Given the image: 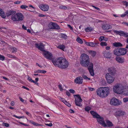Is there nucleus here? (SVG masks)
<instances>
[{
    "label": "nucleus",
    "mask_w": 128,
    "mask_h": 128,
    "mask_svg": "<svg viewBox=\"0 0 128 128\" xmlns=\"http://www.w3.org/2000/svg\"><path fill=\"white\" fill-rule=\"evenodd\" d=\"M81 64L83 66L87 67L89 72L92 76L94 75L93 64L90 62L89 57L86 54H81L80 59Z\"/></svg>",
    "instance_id": "1"
},
{
    "label": "nucleus",
    "mask_w": 128,
    "mask_h": 128,
    "mask_svg": "<svg viewBox=\"0 0 128 128\" xmlns=\"http://www.w3.org/2000/svg\"><path fill=\"white\" fill-rule=\"evenodd\" d=\"M52 62L55 66L62 68H67L68 66V62L63 57L53 58L52 60Z\"/></svg>",
    "instance_id": "2"
},
{
    "label": "nucleus",
    "mask_w": 128,
    "mask_h": 128,
    "mask_svg": "<svg viewBox=\"0 0 128 128\" xmlns=\"http://www.w3.org/2000/svg\"><path fill=\"white\" fill-rule=\"evenodd\" d=\"M35 46L38 48V50L43 52V54L44 57L48 59L52 60L53 58H52L53 56L52 54L49 52L44 50V45L42 43H40L39 45L38 43L35 44Z\"/></svg>",
    "instance_id": "3"
},
{
    "label": "nucleus",
    "mask_w": 128,
    "mask_h": 128,
    "mask_svg": "<svg viewBox=\"0 0 128 128\" xmlns=\"http://www.w3.org/2000/svg\"><path fill=\"white\" fill-rule=\"evenodd\" d=\"M110 89L108 87H100L97 90V94L102 98L107 97L110 93Z\"/></svg>",
    "instance_id": "4"
},
{
    "label": "nucleus",
    "mask_w": 128,
    "mask_h": 128,
    "mask_svg": "<svg viewBox=\"0 0 128 128\" xmlns=\"http://www.w3.org/2000/svg\"><path fill=\"white\" fill-rule=\"evenodd\" d=\"M90 113L93 116L94 118H96L97 122L104 127L106 126V123L103 117L101 116L98 113L93 111H91Z\"/></svg>",
    "instance_id": "5"
},
{
    "label": "nucleus",
    "mask_w": 128,
    "mask_h": 128,
    "mask_svg": "<svg viewBox=\"0 0 128 128\" xmlns=\"http://www.w3.org/2000/svg\"><path fill=\"white\" fill-rule=\"evenodd\" d=\"M128 51V50L126 48H118L114 49L113 50V53L114 55L119 56L125 55Z\"/></svg>",
    "instance_id": "6"
},
{
    "label": "nucleus",
    "mask_w": 128,
    "mask_h": 128,
    "mask_svg": "<svg viewBox=\"0 0 128 128\" xmlns=\"http://www.w3.org/2000/svg\"><path fill=\"white\" fill-rule=\"evenodd\" d=\"M12 19L14 22L22 21L24 19V16L22 13L17 12L13 15Z\"/></svg>",
    "instance_id": "7"
},
{
    "label": "nucleus",
    "mask_w": 128,
    "mask_h": 128,
    "mask_svg": "<svg viewBox=\"0 0 128 128\" xmlns=\"http://www.w3.org/2000/svg\"><path fill=\"white\" fill-rule=\"evenodd\" d=\"M124 86L121 84H116L113 88L114 92L117 94H122Z\"/></svg>",
    "instance_id": "8"
},
{
    "label": "nucleus",
    "mask_w": 128,
    "mask_h": 128,
    "mask_svg": "<svg viewBox=\"0 0 128 128\" xmlns=\"http://www.w3.org/2000/svg\"><path fill=\"white\" fill-rule=\"evenodd\" d=\"M74 96L75 97V103L76 106H81L82 104L80 103L82 101L80 96L79 94L74 95Z\"/></svg>",
    "instance_id": "9"
},
{
    "label": "nucleus",
    "mask_w": 128,
    "mask_h": 128,
    "mask_svg": "<svg viewBox=\"0 0 128 128\" xmlns=\"http://www.w3.org/2000/svg\"><path fill=\"white\" fill-rule=\"evenodd\" d=\"M106 78L107 82L109 84L112 83L114 78L113 76H112L110 75L109 73H108L106 74Z\"/></svg>",
    "instance_id": "10"
},
{
    "label": "nucleus",
    "mask_w": 128,
    "mask_h": 128,
    "mask_svg": "<svg viewBox=\"0 0 128 128\" xmlns=\"http://www.w3.org/2000/svg\"><path fill=\"white\" fill-rule=\"evenodd\" d=\"M113 32L116 34H118L121 36H124V37L126 38L128 37V33L125 32H124L122 30L118 31L114 30Z\"/></svg>",
    "instance_id": "11"
},
{
    "label": "nucleus",
    "mask_w": 128,
    "mask_h": 128,
    "mask_svg": "<svg viewBox=\"0 0 128 128\" xmlns=\"http://www.w3.org/2000/svg\"><path fill=\"white\" fill-rule=\"evenodd\" d=\"M110 104L111 105L114 106H118L120 104L119 100L115 98H113L111 100Z\"/></svg>",
    "instance_id": "12"
},
{
    "label": "nucleus",
    "mask_w": 128,
    "mask_h": 128,
    "mask_svg": "<svg viewBox=\"0 0 128 128\" xmlns=\"http://www.w3.org/2000/svg\"><path fill=\"white\" fill-rule=\"evenodd\" d=\"M50 28V29L59 30L60 28L56 23L50 22L49 24Z\"/></svg>",
    "instance_id": "13"
},
{
    "label": "nucleus",
    "mask_w": 128,
    "mask_h": 128,
    "mask_svg": "<svg viewBox=\"0 0 128 128\" xmlns=\"http://www.w3.org/2000/svg\"><path fill=\"white\" fill-rule=\"evenodd\" d=\"M82 82L83 79L82 77L81 76L78 77L74 80V82L76 84H82Z\"/></svg>",
    "instance_id": "14"
},
{
    "label": "nucleus",
    "mask_w": 128,
    "mask_h": 128,
    "mask_svg": "<svg viewBox=\"0 0 128 128\" xmlns=\"http://www.w3.org/2000/svg\"><path fill=\"white\" fill-rule=\"evenodd\" d=\"M40 8L44 11H47L49 9V6L48 5L42 4L40 6Z\"/></svg>",
    "instance_id": "15"
},
{
    "label": "nucleus",
    "mask_w": 128,
    "mask_h": 128,
    "mask_svg": "<svg viewBox=\"0 0 128 128\" xmlns=\"http://www.w3.org/2000/svg\"><path fill=\"white\" fill-rule=\"evenodd\" d=\"M16 13V12L13 10H9L7 11L6 12V15L7 17H8L12 15L11 18L12 16Z\"/></svg>",
    "instance_id": "16"
},
{
    "label": "nucleus",
    "mask_w": 128,
    "mask_h": 128,
    "mask_svg": "<svg viewBox=\"0 0 128 128\" xmlns=\"http://www.w3.org/2000/svg\"><path fill=\"white\" fill-rule=\"evenodd\" d=\"M122 91L123 92H122V94L125 96H128V86H124Z\"/></svg>",
    "instance_id": "17"
},
{
    "label": "nucleus",
    "mask_w": 128,
    "mask_h": 128,
    "mask_svg": "<svg viewBox=\"0 0 128 128\" xmlns=\"http://www.w3.org/2000/svg\"><path fill=\"white\" fill-rule=\"evenodd\" d=\"M104 56L107 58H110L111 57L110 52L105 51L103 52Z\"/></svg>",
    "instance_id": "18"
},
{
    "label": "nucleus",
    "mask_w": 128,
    "mask_h": 128,
    "mask_svg": "<svg viewBox=\"0 0 128 128\" xmlns=\"http://www.w3.org/2000/svg\"><path fill=\"white\" fill-rule=\"evenodd\" d=\"M106 126H104V127H110L113 126V124L109 120H106Z\"/></svg>",
    "instance_id": "19"
},
{
    "label": "nucleus",
    "mask_w": 128,
    "mask_h": 128,
    "mask_svg": "<svg viewBox=\"0 0 128 128\" xmlns=\"http://www.w3.org/2000/svg\"><path fill=\"white\" fill-rule=\"evenodd\" d=\"M102 28L104 30H108L112 28V26L109 24H104L102 26Z\"/></svg>",
    "instance_id": "20"
},
{
    "label": "nucleus",
    "mask_w": 128,
    "mask_h": 128,
    "mask_svg": "<svg viewBox=\"0 0 128 128\" xmlns=\"http://www.w3.org/2000/svg\"><path fill=\"white\" fill-rule=\"evenodd\" d=\"M108 71L109 72L108 73H109L112 76L114 75L116 72V70L112 68H109Z\"/></svg>",
    "instance_id": "21"
},
{
    "label": "nucleus",
    "mask_w": 128,
    "mask_h": 128,
    "mask_svg": "<svg viewBox=\"0 0 128 128\" xmlns=\"http://www.w3.org/2000/svg\"><path fill=\"white\" fill-rule=\"evenodd\" d=\"M116 60L117 62L120 63H123L124 61V58L119 56L116 57Z\"/></svg>",
    "instance_id": "22"
},
{
    "label": "nucleus",
    "mask_w": 128,
    "mask_h": 128,
    "mask_svg": "<svg viewBox=\"0 0 128 128\" xmlns=\"http://www.w3.org/2000/svg\"><path fill=\"white\" fill-rule=\"evenodd\" d=\"M125 112L122 111H118L116 112L115 114L116 116H121L124 115Z\"/></svg>",
    "instance_id": "23"
},
{
    "label": "nucleus",
    "mask_w": 128,
    "mask_h": 128,
    "mask_svg": "<svg viewBox=\"0 0 128 128\" xmlns=\"http://www.w3.org/2000/svg\"><path fill=\"white\" fill-rule=\"evenodd\" d=\"M113 45L114 46L116 47H121L122 46V44L120 42H115L113 44Z\"/></svg>",
    "instance_id": "24"
},
{
    "label": "nucleus",
    "mask_w": 128,
    "mask_h": 128,
    "mask_svg": "<svg viewBox=\"0 0 128 128\" xmlns=\"http://www.w3.org/2000/svg\"><path fill=\"white\" fill-rule=\"evenodd\" d=\"M0 15L2 16V17L3 18H4L6 17V14L2 10V9L0 8Z\"/></svg>",
    "instance_id": "25"
},
{
    "label": "nucleus",
    "mask_w": 128,
    "mask_h": 128,
    "mask_svg": "<svg viewBox=\"0 0 128 128\" xmlns=\"http://www.w3.org/2000/svg\"><path fill=\"white\" fill-rule=\"evenodd\" d=\"M89 53L90 55L92 56L93 57H94L95 56L96 54V52L93 50L89 51Z\"/></svg>",
    "instance_id": "26"
},
{
    "label": "nucleus",
    "mask_w": 128,
    "mask_h": 128,
    "mask_svg": "<svg viewBox=\"0 0 128 128\" xmlns=\"http://www.w3.org/2000/svg\"><path fill=\"white\" fill-rule=\"evenodd\" d=\"M57 48L60 49L64 51V49L65 48V46L64 45L62 44H60L57 46Z\"/></svg>",
    "instance_id": "27"
},
{
    "label": "nucleus",
    "mask_w": 128,
    "mask_h": 128,
    "mask_svg": "<svg viewBox=\"0 0 128 128\" xmlns=\"http://www.w3.org/2000/svg\"><path fill=\"white\" fill-rule=\"evenodd\" d=\"M7 56L9 58H13L16 60L18 59L17 58L16 56L14 55H12L9 54H7Z\"/></svg>",
    "instance_id": "28"
},
{
    "label": "nucleus",
    "mask_w": 128,
    "mask_h": 128,
    "mask_svg": "<svg viewBox=\"0 0 128 128\" xmlns=\"http://www.w3.org/2000/svg\"><path fill=\"white\" fill-rule=\"evenodd\" d=\"M46 72V70H38L35 72H34V73H42V74H45Z\"/></svg>",
    "instance_id": "29"
},
{
    "label": "nucleus",
    "mask_w": 128,
    "mask_h": 128,
    "mask_svg": "<svg viewBox=\"0 0 128 128\" xmlns=\"http://www.w3.org/2000/svg\"><path fill=\"white\" fill-rule=\"evenodd\" d=\"M85 31L86 32H91L93 30V28L92 27H88L85 28Z\"/></svg>",
    "instance_id": "30"
},
{
    "label": "nucleus",
    "mask_w": 128,
    "mask_h": 128,
    "mask_svg": "<svg viewBox=\"0 0 128 128\" xmlns=\"http://www.w3.org/2000/svg\"><path fill=\"white\" fill-rule=\"evenodd\" d=\"M97 44L94 42H90L89 46L91 47H95L97 45Z\"/></svg>",
    "instance_id": "31"
},
{
    "label": "nucleus",
    "mask_w": 128,
    "mask_h": 128,
    "mask_svg": "<svg viewBox=\"0 0 128 128\" xmlns=\"http://www.w3.org/2000/svg\"><path fill=\"white\" fill-rule=\"evenodd\" d=\"M82 78H83L84 79L86 80H90V78H88L86 76L83 74L82 75Z\"/></svg>",
    "instance_id": "32"
},
{
    "label": "nucleus",
    "mask_w": 128,
    "mask_h": 128,
    "mask_svg": "<svg viewBox=\"0 0 128 128\" xmlns=\"http://www.w3.org/2000/svg\"><path fill=\"white\" fill-rule=\"evenodd\" d=\"M76 41L78 43L82 44L83 43L82 40L79 38H77L76 39Z\"/></svg>",
    "instance_id": "33"
},
{
    "label": "nucleus",
    "mask_w": 128,
    "mask_h": 128,
    "mask_svg": "<svg viewBox=\"0 0 128 128\" xmlns=\"http://www.w3.org/2000/svg\"><path fill=\"white\" fill-rule=\"evenodd\" d=\"M61 38L64 39H66L67 38L66 35L65 34H61Z\"/></svg>",
    "instance_id": "34"
},
{
    "label": "nucleus",
    "mask_w": 128,
    "mask_h": 128,
    "mask_svg": "<svg viewBox=\"0 0 128 128\" xmlns=\"http://www.w3.org/2000/svg\"><path fill=\"white\" fill-rule=\"evenodd\" d=\"M28 7L25 5H22L20 6V8H21L23 9H26V8H28Z\"/></svg>",
    "instance_id": "35"
},
{
    "label": "nucleus",
    "mask_w": 128,
    "mask_h": 128,
    "mask_svg": "<svg viewBox=\"0 0 128 128\" xmlns=\"http://www.w3.org/2000/svg\"><path fill=\"white\" fill-rule=\"evenodd\" d=\"M123 4L126 6V7H127L128 6V2H126V1H124L122 2Z\"/></svg>",
    "instance_id": "36"
},
{
    "label": "nucleus",
    "mask_w": 128,
    "mask_h": 128,
    "mask_svg": "<svg viewBox=\"0 0 128 128\" xmlns=\"http://www.w3.org/2000/svg\"><path fill=\"white\" fill-rule=\"evenodd\" d=\"M100 45L101 46H106L107 45V44L106 42H102L100 43Z\"/></svg>",
    "instance_id": "37"
},
{
    "label": "nucleus",
    "mask_w": 128,
    "mask_h": 128,
    "mask_svg": "<svg viewBox=\"0 0 128 128\" xmlns=\"http://www.w3.org/2000/svg\"><path fill=\"white\" fill-rule=\"evenodd\" d=\"M59 8L60 9L66 10L67 9V8L66 6H60Z\"/></svg>",
    "instance_id": "38"
},
{
    "label": "nucleus",
    "mask_w": 128,
    "mask_h": 128,
    "mask_svg": "<svg viewBox=\"0 0 128 128\" xmlns=\"http://www.w3.org/2000/svg\"><path fill=\"white\" fill-rule=\"evenodd\" d=\"M86 111H88L91 109V108L89 106H87L86 107L84 108Z\"/></svg>",
    "instance_id": "39"
},
{
    "label": "nucleus",
    "mask_w": 128,
    "mask_h": 128,
    "mask_svg": "<svg viewBox=\"0 0 128 128\" xmlns=\"http://www.w3.org/2000/svg\"><path fill=\"white\" fill-rule=\"evenodd\" d=\"M5 59V57L1 55L0 54V60H4Z\"/></svg>",
    "instance_id": "40"
},
{
    "label": "nucleus",
    "mask_w": 128,
    "mask_h": 128,
    "mask_svg": "<svg viewBox=\"0 0 128 128\" xmlns=\"http://www.w3.org/2000/svg\"><path fill=\"white\" fill-rule=\"evenodd\" d=\"M66 105L68 106V107H70L71 106V105L68 102H67L66 101H65L64 103Z\"/></svg>",
    "instance_id": "41"
},
{
    "label": "nucleus",
    "mask_w": 128,
    "mask_h": 128,
    "mask_svg": "<svg viewBox=\"0 0 128 128\" xmlns=\"http://www.w3.org/2000/svg\"><path fill=\"white\" fill-rule=\"evenodd\" d=\"M104 36H101L99 38V40L100 41H102V40H106L104 39Z\"/></svg>",
    "instance_id": "42"
},
{
    "label": "nucleus",
    "mask_w": 128,
    "mask_h": 128,
    "mask_svg": "<svg viewBox=\"0 0 128 128\" xmlns=\"http://www.w3.org/2000/svg\"><path fill=\"white\" fill-rule=\"evenodd\" d=\"M123 101L125 102H126L128 101V97L124 98L123 99Z\"/></svg>",
    "instance_id": "43"
},
{
    "label": "nucleus",
    "mask_w": 128,
    "mask_h": 128,
    "mask_svg": "<svg viewBox=\"0 0 128 128\" xmlns=\"http://www.w3.org/2000/svg\"><path fill=\"white\" fill-rule=\"evenodd\" d=\"M12 53H14L15 52H16L17 51V49L13 47L12 48Z\"/></svg>",
    "instance_id": "44"
},
{
    "label": "nucleus",
    "mask_w": 128,
    "mask_h": 128,
    "mask_svg": "<svg viewBox=\"0 0 128 128\" xmlns=\"http://www.w3.org/2000/svg\"><path fill=\"white\" fill-rule=\"evenodd\" d=\"M45 124L47 126L51 127L52 126V123H50L49 124Z\"/></svg>",
    "instance_id": "45"
},
{
    "label": "nucleus",
    "mask_w": 128,
    "mask_h": 128,
    "mask_svg": "<svg viewBox=\"0 0 128 128\" xmlns=\"http://www.w3.org/2000/svg\"><path fill=\"white\" fill-rule=\"evenodd\" d=\"M34 126H43V124H39L37 123H36V122L35 123V124Z\"/></svg>",
    "instance_id": "46"
},
{
    "label": "nucleus",
    "mask_w": 128,
    "mask_h": 128,
    "mask_svg": "<svg viewBox=\"0 0 128 128\" xmlns=\"http://www.w3.org/2000/svg\"><path fill=\"white\" fill-rule=\"evenodd\" d=\"M58 86L60 90L62 91L63 90V89L61 85L60 84H59L58 85Z\"/></svg>",
    "instance_id": "47"
},
{
    "label": "nucleus",
    "mask_w": 128,
    "mask_h": 128,
    "mask_svg": "<svg viewBox=\"0 0 128 128\" xmlns=\"http://www.w3.org/2000/svg\"><path fill=\"white\" fill-rule=\"evenodd\" d=\"M21 2V1H17L16 2H14V3L15 4H20V3Z\"/></svg>",
    "instance_id": "48"
},
{
    "label": "nucleus",
    "mask_w": 128,
    "mask_h": 128,
    "mask_svg": "<svg viewBox=\"0 0 128 128\" xmlns=\"http://www.w3.org/2000/svg\"><path fill=\"white\" fill-rule=\"evenodd\" d=\"M69 90L71 93L72 94H74L75 92V91L72 89H70Z\"/></svg>",
    "instance_id": "49"
},
{
    "label": "nucleus",
    "mask_w": 128,
    "mask_h": 128,
    "mask_svg": "<svg viewBox=\"0 0 128 128\" xmlns=\"http://www.w3.org/2000/svg\"><path fill=\"white\" fill-rule=\"evenodd\" d=\"M4 125L6 127H8L9 126V124L7 123H4Z\"/></svg>",
    "instance_id": "50"
},
{
    "label": "nucleus",
    "mask_w": 128,
    "mask_h": 128,
    "mask_svg": "<svg viewBox=\"0 0 128 128\" xmlns=\"http://www.w3.org/2000/svg\"><path fill=\"white\" fill-rule=\"evenodd\" d=\"M14 116L16 118H18L19 119H20V118H23V117L22 116H18L15 115H14Z\"/></svg>",
    "instance_id": "51"
},
{
    "label": "nucleus",
    "mask_w": 128,
    "mask_h": 128,
    "mask_svg": "<svg viewBox=\"0 0 128 128\" xmlns=\"http://www.w3.org/2000/svg\"><path fill=\"white\" fill-rule=\"evenodd\" d=\"M19 123L20 124H22V125H24V126H28V124H24V123H22V122H19Z\"/></svg>",
    "instance_id": "52"
},
{
    "label": "nucleus",
    "mask_w": 128,
    "mask_h": 128,
    "mask_svg": "<svg viewBox=\"0 0 128 128\" xmlns=\"http://www.w3.org/2000/svg\"><path fill=\"white\" fill-rule=\"evenodd\" d=\"M30 122L34 125H35L36 122L32 120H30Z\"/></svg>",
    "instance_id": "53"
},
{
    "label": "nucleus",
    "mask_w": 128,
    "mask_h": 128,
    "mask_svg": "<svg viewBox=\"0 0 128 128\" xmlns=\"http://www.w3.org/2000/svg\"><path fill=\"white\" fill-rule=\"evenodd\" d=\"M30 122L34 125H35L36 122L32 120H30Z\"/></svg>",
    "instance_id": "54"
},
{
    "label": "nucleus",
    "mask_w": 128,
    "mask_h": 128,
    "mask_svg": "<svg viewBox=\"0 0 128 128\" xmlns=\"http://www.w3.org/2000/svg\"><path fill=\"white\" fill-rule=\"evenodd\" d=\"M92 7L100 11V9L98 7H96L94 6H92Z\"/></svg>",
    "instance_id": "55"
},
{
    "label": "nucleus",
    "mask_w": 128,
    "mask_h": 128,
    "mask_svg": "<svg viewBox=\"0 0 128 128\" xmlns=\"http://www.w3.org/2000/svg\"><path fill=\"white\" fill-rule=\"evenodd\" d=\"M22 28L24 30H27V28L26 26H24V25L23 24L22 26Z\"/></svg>",
    "instance_id": "56"
},
{
    "label": "nucleus",
    "mask_w": 128,
    "mask_h": 128,
    "mask_svg": "<svg viewBox=\"0 0 128 128\" xmlns=\"http://www.w3.org/2000/svg\"><path fill=\"white\" fill-rule=\"evenodd\" d=\"M68 26L69 28L71 30H73V28L71 26L70 24L67 25Z\"/></svg>",
    "instance_id": "57"
},
{
    "label": "nucleus",
    "mask_w": 128,
    "mask_h": 128,
    "mask_svg": "<svg viewBox=\"0 0 128 128\" xmlns=\"http://www.w3.org/2000/svg\"><path fill=\"white\" fill-rule=\"evenodd\" d=\"M22 88L24 89H26L28 90H29V88H28L24 86H22Z\"/></svg>",
    "instance_id": "58"
},
{
    "label": "nucleus",
    "mask_w": 128,
    "mask_h": 128,
    "mask_svg": "<svg viewBox=\"0 0 128 128\" xmlns=\"http://www.w3.org/2000/svg\"><path fill=\"white\" fill-rule=\"evenodd\" d=\"M126 15L125 12L124 14L121 15V16L122 17H124Z\"/></svg>",
    "instance_id": "59"
},
{
    "label": "nucleus",
    "mask_w": 128,
    "mask_h": 128,
    "mask_svg": "<svg viewBox=\"0 0 128 128\" xmlns=\"http://www.w3.org/2000/svg\"><path fill=\"white\" fill-rule=\"evenodd\" d=\"M2 77L4 79L6 80H7L8 81L9 80V79L8 78H6V77L5 76H2Z\"/></svg>",
    "instance_id": "60"
},
{
    "label": "nucleus",
    "mask_w": 128,
    "mask_h": 128,
    "mask_svg": "<svg viewBox=\"0 0 128 128\" xmlns=\"http://www.w3.org/2000/svg\"><path fill=\"white\" fill-rule=\"evenodd\" d=\"M66 94L68 96H70V93L68 91H66Z\"/></svg>",
    "instance_id": "61"
},
{
    "label": "nucleus",
    "mask_w": 128,
    "mask_h": 128,
    "mask_svg": "<svg viewBox=\"0 0 128 128\" xmlns=\"http://www.w3.org/2000/svg\"><path fill=\"white\" fill-rule=\"evenodd\" d=\"M69 112L70 113H74V111L71 109H70L69 110Z\"/></svg>",
    "instance_id": "62"
},
{
    "label": "nucleus",
    "mask_w": 128,
    "mask_h": 128,
    "mask_svg": "<svg viewBox=\"0 0 128 128\" xmlns=\"http://www.w3.org/2000/svg\"><path fill=\"white\" fill-rule=\"evenodd\" d=\"M61 100L64 103V102H65V101H66V100H65V99L64 98H61Z\"/></svg>",
    "instance_id": "63"
},
{
    "label": "nucleus",
    "mask_w": 128,
    "mask_h": 128,
    "mask_svg": "<svg viewBox=\"0 0 128 128\" xmlns=\"http://www.w3.org/2000/svg\"><path fill=\"white\" fill-rule=\"evenodd\" d=\"M88 88L89 90L91 91H93L94 90V88L91 87H89Z\"/></svg>",
    "instance_id": "64"
}]
</instances>
